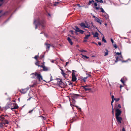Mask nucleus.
Wrapping results in <instances>:
<instances>
[{
    "label": "nucleus",
    "instance_id": "36",
    "mask_svg": "<svg viewBox=\"0 0 131 131\" xmlns=\"http://www.w3.org/2000/svg\"><path fill=\"white\" fill-rule=\"evenodd\" d=\"M128 60H130V59H128L127 60H125H125H122V62L123 63L125 62H127L128 61Z\"/></svg>",
    "mask_w": 131,
    "mask_h": 131
},
{
    "label": "nucleus",
    "instance_id": "64",
    "mask_svg": "<svg viewBox=\"0 0 131 131\" xmlns=\"http://www.w3.org/2000/svg\"><path fill=\"white\" fill-rule=\"evenodd\" d=\"M54 61L53 60H52L51 61V62L52 63H53Z\"/></svg>",
    "mask_w": 131,
    "mask_h": 131
},
{
    "label": "nucleus",
    "instance_id": "26",
    "mask_svg": "<svg viewBox=\"0 0 131 131\" xmlns=\"http://www.w3.org/2000/svg\"><path fill=\"white\" fill-rule=\"evenodd\" d=\"M99 9H100L101 10V12H102L103 13H106L105 12V11L104 10V9L102 8V7H100V8Z\"/></svg>",
    "mask_w": 131,
    "mask_h": 131
},
{
    "label": "nucleus",
    "instance_id": "14",
    "mask_svg": "<svg viewBox=\"0 0 131 131\" xmlns=\"http://www.w3.org/2000/svg\"><path fill=\"white\" fill-rule=\"evenodd\" d=\"M12 105V103H7L6 106V109H8V108H10Z\"/></svg>",
    "mask_w": 131,
    "mask_h": 131
},
{
    "label": "nucleus",
    "instance_id": "22",
    "mask_svg": "<svg viewBox=\"0 0 131 131\" xmlns=\"http://www.w3.org/2000/svg\"><path fill=\"white\" fill-rule=\"evenodd\" d=\"M80 25L81 27H83L84 28L87 27L85 24L84 23H81L80 24Z\"/></svg>",
    "mask_w": 131,
    "mask_h": 131
},
{
    "label": "nucleus",
    "instance_id": "41",
    "mask_svg": "<svg viewBox=\"0 0 131 131\" xmlns=\"http://www.w3.org/2000/svg\"><path fill=\"white\" fill-rule=\"evenodd\" d=\"M86 26L87 27H85V28H88L89 29H90V26L87 24V26Z\"/></svg>",
    "mask_w": 131,
    "mask_h": 131
},
{
    "label": "nucleus",
    "instance_id": "16",
    "mask_svg": "<svg viewBox=\"0 0 131 131\" xmlns=\"http://www.w3.org/2000/svg\"><path fill=\"white\" fill-rule=\"evenodd\" d=\"M95 20L96 21L97 23H100L101 24L102 22V20L99 19V18L97 17L96 18V19H95Z\"/></svg>",
    "mask_w": 131,
    "mask_h": 131
},
{
    "label": "nucleus",
    "instance_id": "9",
    "mask_svg": "<svg viewBox=\"0 0 131 131\" xmlns=\"http://www.w3.org/2000/svg\"><path fill=\"white\" fill-rule=\"evenodd\" d=\"M115 57L116 59V60H115V62H117L118 61L121 60V59L123 58L121 54L119 56H116Z\"/></svg>",
    "mask_w": 131,
    "mask_h": 131
},
{
    "label": "nucleus",
    "instance_id": "48",
    "mask_svg": "<svg viewBox=\"0 0 131 131\" xmlns=\"http://www.w3.org/2000/svg\"><path fill=\"white\" fill-rule=\"evenodd\" d=\"M95 19H96V18H97V17H96L94 15H93L92 16Z\"/></svg>",
    "mask_w": 131,
    "mask_h": 131
},
{
    "label": "nucleus",
    "instance_id": "28",
    "mask_svg": "<svg viewBox=\"0 0 131 131\" xmlns=\"http://www.w3.org/2000/svg\"><path fill=\"white\" fill-rule=\"evenodd\" d=\"M105 50L106 51V52H105V55L104 56H107L108 54V50L107 49H106Z\"/></svg>",
    "mask_w": 131,
    "mask_h": 131
},
{
    "label": "nucleus",
    "instance_id": "25",
    "mask_svg": "<svg viewBox=\"0 0 131 131\" xmlns=\"http://www.w3.org/2000/svg\"><path fill=\"white\" fill-rule=\"evenodd\" d=\"M71 101H72V103L73 104V106H74V105L75 104V103L76 102V101H75V100H74V99H72V100H71Z\"/></svg>",
    "mask_w": 131,
    "mask_h": 131
},
{
    "label": "nucleus",
    "instance_id": "63",
    "mask_svg": "<svg viewBox=\"0 0 131 131\" xmlns=\"http://www.w3.org/2000/svg\"><path fill=\"white\" fill-rule=\"evenodd\" d=\"M77 5L78 6H79V7H81V6L80 5V4H77Z\"/></svg>",
    "mask_w": 131,
    "mask_h": 131
},
{
    "label": "nucleus",
    "instance_id": "59",
    "mask_svg": "<svg viewBox=\"0 0 131 131\" xmlns=\"http://www.w3.org/2000/svg\"><path fill=\"white\" fill-rule=\"evenodd\" d=\"M72 83L71 82H70L69 84V85H72Z\"/></svg>",
    "mask_w": 131,
    "mask_h": 131
},
{
    "label": "nucleus",
    "instance_id": "37",
    "mask_svg": "<svg viewBox=\"0 0 131 131\" xmlns=\"http://www.w3.org/2000/svg\"><path fill=\"white\" fill-rule=\"evenodd\" d=\"M86 74L88 75V76L86 77H87V78L89 77H91V76L90 74H88V73H86Z\"/></svg>",
    "mask_w": 131,
    "mask_h": 131
},
{
    "label": "nucleus",
    "instance_id": "32",
    "mask_svg": "<svg viewBox=\"0 0 131 131\" xmlns=\"http://www.w3.org/2000/svg\"><path fill=\"white\" fill-rule=\"evenodd\" d=\"M102 40L105 43L107 41L106 40L104 39V37H103L102 39Z\"/></svg>",
    "mask_w": 131,
    "mask_h": 131
},
{
    "label": "nucleus",
    "instance_id": "31",
    "mask_svg": "<svg viewBox=\"0 0 131 131\" xmlns=\"http://www.w3.org/2000/svg\"><path fill=\"white\" fill-rule=\"evenodd\" d=\"M119 100H120V99L119 98H115V99H114V100L116 102L118 101H119Z\"/></svg>",
    "mask_w": 131,
    "mask_h": 131
},
{
    "label": "nucleus",
    "instance_id": "15",
    "mask_svg": "<svg viewBox=\"0 0 131 131\" xmlns=\"http://www.w3.org/2000/svg\"><path fill=\"white\" fill-rule=\"evenodd\" d=\"M92 35H93V37H98L99 33L97 32H96L95 34L92 32Z\"/></svg>",
    "mask_w": 131,
    "mask_h": 131
},
{
    "label": "nucleus",
    "instance_id": "62",
    "mask_svg": "<svg viewBox=\"0 0 131 131\" xmlns=\"http://www.w3.org/2000/svg\"><path fill=\"white\" fill-rule=\"evenodd\" d=\"M123 87V86L122 85H121L120 86V88L121 89Z\"/></svg>",
    "mask_w": 131,
    "mask_h": 131
},
{
    "label": "nucleus",
    "instance_id": "4",
    "mask_svg": "<svg viewBox=\"0 0 131 131\" xmlns=\"http://www.w3.org/2000/svg\"><path fill=\"white\" fill-rule=\"evenodd\" d=\"M32 74H34L35 76H37V78L39 80V81H40L41 80H42L43 79L42 77L40 74L35 72V73H32Z\"/></svg>",
    "mask_w": 131,
    "mask_h": 131
},
{
    "label": "nucleus",
    "instance_id": "43",
    "mask_svg": "<svg viewBox=\"0 0 131 131\" xmlns=\"http://www.w3.org/2000/svg\"><path fill=\"white\" fill-rule=\"evenodd\" d=\"M70 32H71V34L73 35V31L72 30H70L69 31Z\"/></svg>",
    "mask_w": 131,
    "mask_h": 131
},
{
    "label": "nucleus",
    "instance_id": "33",
    "mask_svg": "<svg viewBox=\"0 0 131 131\" xmlns=\"http://www.w3.org/2000/svg\"><path fill=\"white\" fill-rule=\"evenodd\" d=\"M87 78V77H84L83 79V81L85 82V81H86V79Z\"/></svg>",
    "mask_w": 131,
    "mask_h": 131
},
{
    "label": "nucleus",
    "instance_id": "60",
    "mask_svg": "<svg viewBox=\"0 0 131 131\" xmlns=\"http://www.w3.org/2000/svg\"><path fill=\"white\" fill-rule=\"evenodd\" d=\"M34 84L32 85H31L30 86V87H32H32H34Z\"/></svg>",
    "mask_w": 131,
    "mask_h": 131
},
{
    "label": "nucleus",
    "instance_id": "52",
    "mask_svg": "<svg viewBox=\"0 0 131 131\" xmlns=\"http://www.w3.org/2000/svg\"><path fill=\"white\" fill-rule=\"evenodd\" d=\"M40 57H41V58H43L44 57V55H41L40 56Z\"/></svg>",
    "mask_w": 131,
    "mask_h": 131
},
{
    "label": "nucleus",
    "instance_id": "58",
    "mask_svg": "<svg viewBox=\"0 0 131 131\" xmlns=\"http://www.w3.org/2000/svg\"><path fill=\"white\" fill-rule=\"evenodd\" d=\"M69 63V62H66V66L68 64V63Z\"/></svg>",
    "mask_w": 131,
    "mask_h": 131
},
{
    "label": "nucleus",
    "instance_id": "53",
    "mask_svg": "<svg viewBox=\"0 0 131 131\" xmlns=\"http://www.w3.org/2000/svg\"><path fill=\"white\" fill-rule=\"evenodd\" d=\"M111 41L112 42V43L113 44L114 41L112 39V38H111Z\"/></svg>",
    "mask_w": 131,
    "mask_h": 131
},
{
    "label": "nucleus",
    "instance_id": "35",
    "mask_svg": "<svg viewBox=\"0 0 131 131\" xmlns=\"http://www.w3.org/2000/svg\"><path fill=\"white\" fill-rule=\"evenodd\" d=\"M114 100H112V101H111V105L112 106V108L113 107V102H114Z\"/></svg>",
    "mask_w": 131,
    "mask_h": 131
},
{
    "label": "nucleus",
    "instance_id": "1",
    "mask_svg": "<svg viewBox=\"0 0 131 131\" xmlns=\"http://www.w3.org/2000/svg\"><path fill=\"white\" fill-rule=\"evenodd\" d=\"M36 20L35 19H34V24L35 25V29L37 28V25L40 26L42 28H44L46 24V22L45 18L44 17H42L40 18H39L38 19L37 22V24H36Z\"/></svg>",
    "mask_w": 131,
    "mask_h": 131
},
{
    "label": "nucleus",
    "instance_id": "56",
    "mask_svg": "<svg viewBox=\"0 0 131 131\" xmlns=\"http://www.w3.org/2000/svg\"><path fill=\"white\" fill-rule=\"evenodd\" d=\"M33 110H33H31L29 111V113H31L32 112Z\"/></svg>",
    "mask_w": 131,
    "mask_h": 131
},
{
    "label": "nucleus",
    "instance_id": "18",
    "mask_svg": "<svg viewBox=\"0 0 131 131\" xmlns=\"http://www.w3.org/2000/svg\"><path fill=\"white\" fill-rule=\"evenodd\" d=\"M6 124L3 122H0V128H3Z\"/></svg>",
    "mask_w": 131,
    "mask_h": 131
},
{
    "label": "nucleus",
    "instance_id": "50",
    "mask_svg": "<svg viewBox=\"0 0 131 131\" xmlns=\"http://www.w3.org/2000/svg\"><path fill=\"white\" fill-rule=\"evenodd\" d=\"M92 3V2L91 1H89V5H90Z\"/></svg>",
    "mask_w": 131,
    "mask_h": 131
},
{
    "label": "nucleus",
    "instance_id": "42",
    "mask_svg": "<svg viewBox=\"0 0 131 131\" xmlns=\"http://www.w3.org/2000/svg\"><path fill=\"white\" fill-rule=\"evenodd\" d=\"M45 66L44 65H39L38 66V67H41L42 68H43V67Z\"/></svg>",
    "mask_w": 131,
    "mask_h": 131
},
{
    "label": "nucleus",
    "instance_id": "20",
    "mask_svg": "<svg viewBox=\"0 0 131 131\" xmlns=\"http://www.w3.org/2000/svg\"><path fill=\"white\" fill-rule=\"evenodd\" d=\"M45 45L46 46V49H49L50 47L51 46L50 45L46 43H45Z\"/></svg>",
    "mask_w": 131,
    "mask_h": 131
},
{
    "label": "nucleus",
    "instance_id": "21",
    "mask_svg": "<svg viewBox=\"0 0 131 131\" xmlns=\"http://www.w3.org/2000/svg\"><path fill=\"white\" fill-rule=\"evenodd\" d=\"M61 70V73L62 74V75L64 77H65V76L66 75V74L64 72L63 70L62 69H60Z\"/></svg>",
    "mask_w": 131,
    "mask_h": 131
},
{
    "label": "nucleus",
    "instance_id": "61",
    "mask_svg": "<svg viewBox=\"0 0 131 131\" xmlns=\"http://www.w3.org/2000/svg\"><path fill=\"white\" fill-rule=\"evenodd\" d=\"M31 98H32V97H29V98H28V99H27L28 100H30V99Z\"/></svg>",
    "mask_w": 131,
    "mask_h": 131
},
{
    "label": "nucleus",
    "instance_id": "19",
    "mask_svg": "<svg viewBox=\"0 0 131 131\" xmlns=\"http://www.w3.org/2000/svg\"><path fill=\"white\" fill-rule=\"evenodd\" d=\"M67 40L69 41V43L71 45H72L73 44V43L71 40V39L69 37H68L67 38Z\"/></svg>",
    "mask_w": 131,
    "mask_h": 131
},
{
    "label": "nucleus",
    "instance_id": "27",
    "mask_svg": "<svg viewBox=\"0 0 131 131\" xmlns=\"http://www.w3.org/2000/svg\"><path fill=\"white\" fill-rule=\"evenodd\" d=\"M90 36V34L86 35L84 37V39H87L88 38V37Z\"/></svg>",
    "mask_w": 131,
    "mask_h": 131
},
{
    "label": "nucleus",
    "instance_id": "46",
    "mask_svg": "<svg viewBox=\"0 0 131 131\" xmlns=\"http://www.w3.org/2000/svg\"><path fill=\"white\" fill-rule=\"evenodd\" d=\"M39 64V63L38 62H37L36 63H35V64L38 66L39 65L38 64Z\"/></svg>",
    "mask_w": 131,
    "mask_h": 131
},
{
    "label": "nucleus",
    "instance_id": "34",
    "mask_svg": "<svg viewBox=\"0 0 131 131\" xmlns=\"http://www.w3.org/2000/svg\"><path fill=\"white\" fill-rule=\"evenodd\" d=\"M59 3V2H55L54 4V6H56Z\"/></svg>",
    "mask_w": 131,
    "mask_h": 131
},
{
    "label": "nucleus",
    "instance_id": "47",
    "mask_svg": "<svg viewBox=\"0 0 131 131\" xmlns=\"http://www.w3.org/2000/svg\"><path fill=\"white\" fill-rule=\"evenodd\" d=\"M80 51L82 52H86V50H80Z\"/></svg>",
    "mask_w": 131,
    "mask_h": 131
},
{
    "label": "nucleus",
    "instance_id": "40",
    "mask_svg": "<svg viewBox=\"0 0 131 131\" xmlns=\"http://www.w3.org/2000/svg\"><path fill=\"white\" fill-rule=\"evenodd\" d=\"M120 81L122 82V83H123V84L124 83V81L123 80V79H121Z\"/></svg>",
    "mask_w": 131,
    "mask_h": 131
},
{
    "label": "nucleus",
    "instance_id": "7",
    "mask_svg": "<svg viewBox=\"0 0 131 131\" xmlns=\"http://www.w3.org/2000/svg\"><path fill=\"white\" fill-rule=\"evenodd\" d=\"M93 4L94 5V9L96 10H98L100 8V6L98 5L97 4V3L96 2L94 3Z\"/></svg>",
    "mask_w": 131,
    "mask_h": 131
},
{
    "label": "nucleus",
    "instance_id": "51",
    "mask_svg": "<svg viewBox=\"0 0 131 131\" xmlns=\"http://www.w3.org/2000/svg\"><path fill=\"white\" fill-rule=\"evenodd\" d=\"M112 100H114V99L115 98H114V96L113 95L112 96Z\"/></svg>",
    "mask_w": 131,
    "mask_h": 131
},
{
    "label": "nucleus",
    "instance_id": "57",
    "mask_svg": "<svg viewBox=\"0 0 131 131\" xmlns=\"http://www.w3.org/2000/svg\"><path fill=\"white\" fill-rule=\"evenodd\" d=\"M98 44H99V45L101 46V42H98Z\"/></svg>",
    "mask_w": 131,
    "mask_h": 131
},
{
    "label": "nucleus",
    "instance_id": "8",
    "mask_svg": "<svg viewBox=\"0 0 131 131\" xmlns=\"http://www.w3.org/2000/svg\"><path fill=\"white\" fill-rule=\"evenodd\" d=\"M28 89L29 88H28L24 89H22L20 90V92L24 94L26 92Z\"/></svg>",
    "mask_w": 131,
    "mask_h": 131
},
{
    "label": "nucleus",
    "instance_id": "5",
    "mask_svg": "<svg viewBox=\"0 0 131 131\" xmlns=\"http://www.w3.org/2000/svg\"><path fill=\"white\" fill-rule=\"evenodd\" d=\"M75 27V32H79L80 34H83L84 33V31L80 29L77 26H76Z\"/></svg>",
    "mask_w": 131,
    "mask_h": 131
},
{
    "label": "nucleus",
    "instance_id": "44",
    "mask_svg": "<svg viewBox=\"0 0 131 131\" xmlns=\"http://www.w3.org/2000/svg\"><path fill=\"white\" fill-rule=\"evenodd\" d=\"M116 54H117L118 55H121V52H117V53H116Z\"/></svg>",
    "mask_w": 131,
    "mask_h": 131
},
{
    "label": "nucleus",
    "instance_id": "30",
    "mask_svg": "<svg viewBox=\"0 0 131 131\" xmlns=\"http://www.w3.org/2000/svg\"><path fill=\"white\" fill-rule=\"evenodd\" d=\"M95 1L99 2H100L101 3H103V2L102 0H95Z\"/></svg>",
    "mask_w": 131,
    "mask_h": 131
},
{
    "label": "nucleus",
    "instance_id": "10",
    "mask_svg": "<svg viewBox=\"0 0 131 131\" xmlns=\"http://www.w3.org/2000/svg\"><path fill=\"white\" fill-rule=\"evenodd\" d=\"M116 120L117 121L118 123V124H121L122 123L121 121L122 119V118L121 117H119V116H116Z\"/></svg>",
    "mask_w": 131,
    "mask_h": 131
},
{
    "label": "nucleus",
    "instance_id": "24",
    "mask_svg": "<svg viewBox=\"0 0 131 131\" xmlns=\"http://www.w3.org/2000/svg\"><path fill=\"white\" fill-rule=\"evenodd\" d=\"M104 15V16L106 19H108L109 16L106 13Z\"/></svg>",
    "mask_w": 131,
    "mask_h": 131
},
{
    "label": "nucleus",
    "instance_id": "13",
    "mask_svg": "<svg viewBox=\"0 0 131 131\" xmlns=\"http://www.w3.org/2000/svg\"><path fill=\"white\" fill-rule=\"evenodd\" d=\"M58 81L57 83L59 85H61L63 83L62 82V80L61 79L59 78H58L57 79Z\"/></svg>",
    "mask_w": 131,
    "mask_h": 131
},
{
    "label": "nucleus",
    "instance_id": "45",
    "mask_svg": "<svg viewBox=\"0 0 131 131\" xmlns=\"http://www.w3.org/2000/svg\"><path fill=\"white\" fill-rule=\"evenodd\" d=\"M40 117L42 118V120H44L45 119V117L43 116H41Z\"/></svg>",
    "mask_w": 131,
    "mask_h": 131
},
{
    "label": "nucleus",
    "instance_id": "17",
    "mask_svg": "<svg viewBox=\"0 0 131 131\" xmlns=\"http://www.w3.org/2000/svg\"><path fill=\"white\" fill-rule=\"evenodd\" d=\"M14 107H11V109L12 110H13V109H17L18 107V106L17 105V104H14Z\"/></svg>",
    "mask_w": 131,
    "mask_h": 131
},
{
    "label": "nucleus",
    "instance_id": "38",
    "mask_svg": "<svg viewBox=\"0 0 131 131\" xmlns=\"http://www.w3.org/2000/svg\"><path fill=\"white\" fill-rule=\"evenodd\" d=\"M38 57V55H36L34 57V58L36 60H37V58Z\"/></svg>",
    "mask_w": 131,
    "mask_h": 131
},
{
    "label": "nucleus",
    "instance_id": "2",
    "mask_svg": "<svg viewBox=\"0 0 131 131\" xmlns=\"http://www.w3.org/2000/svg\"><path fill=\"white\" fill-rule=\"evenodd\" d=\"M0 121L7 124H8L9 122L8 120L9 119V117L7 115L2 114L0 116Z\"/></svg>",
    "mask_w": 131,
    "mask_h": 131
},
{
    "label": "nucleus",
    "instance_id": "3",
    "mask_svg": "<svg viewBox=\"0 0 131 131\" xmlns=\"http://www.w3.org/2000/svg\"><path fill=\"white\" fill-rule=\"evenodd\" d=\"M76 72V71H75L74 70H72V81L73 82H74L75 81L77 80L76 77L75 75V72Z\"/></svg>",
    "mask_w": 131,
    "mask_h": 131
},
{
    "label": "nucleus",
    "instance_id": "39",
    "mask_svg": "<svg viewBox=\"0 0 131 131\" xmlns=\"http://www.w3.org/2000/svg\"><path fill=\"white\" fill-rule=\"evenodd\" d=\"M113 46L115 48H116L117 47V46L116 44L115 43H114V44L113 43Z\"/></svg>",
    "mask_w": 131,
    "mask_h": 131
},
{
    "label": "nucleus",
    "instance_id": "12",
    "mask_svg": "<svg viewBox=\"0 0 131 131\" xmlns=\"http://www.w3.org/2000/svg\"><path fill=\"white\" fill-rule=\"evenodd\" d=\"M82 87L84 89L85 91H89L91 90V89L89 88L88 86H82Z\"/></svg>",
    "mask_w": 131,
    "mask_h": 131
},
{
    "label": "nucleus",
    "instance_id": "54",
    "mask_svg": "<svg viewBox=\"0 0 131 131\" xmlns=\"http://www.w3.org/2000/svg\"><path fill=\"white\" fill-rule=\"evenodd\" d=\"M122 131H125V128L124 127H123L122 129Z\"/></svg>",
    "mask_w": 131,
    "mask_h": 131
},
{
    "label": "nucleus",
    "instance_id": "55",
    "mask_svg": "<svg viewBox=\"0 0 131 131\" xmlns=\"http://www.w3.org/2000/svg\"><path fill=\"white\" fill-rule=\"evenodd\" d=\"M118 106L119 108H120L121 107V105L120 104H118Z\"/></svg>",
    "mask_w": 131,
    "mask_h": 131
},
{
    "label": "nucleus",
    "instance_id": "23",
    "mask_svg": "<svg viewBox=\"0 0 131 131\" xmlns=\"http://www.w3.org/2000/svg\"><path fill=\"white\" fill-rule=\"evenodd\" d=\"M49 70L48 69V68L45 66L43 67V71H47Z\"/></svg>",
    "mask_w": 131,
    "mask_h": 131
},
{
    "label": "nucleus",
    "instance_id": "29",
    "mask_svg": "<svg viewBox=\"0 0 131 131\" xmlns=\"http://www.w3.org/2000/svg\"><path fill=\"white\" fill-rule=\"evenodd\" d=\"M81 55L82 56V58H83V57H84V58H83L84 59H85V58H86V59H88L89 58V57H87L86 56L84 55H83L81 54Z\"/></svg>",
    "mask_w": 131,
    "mask_h": 131
},
{
    "label": "nucleus",
    "instance_id": "6",
    "mask_svg": "<svg viewBox=\"0 0 131 131\" xmlns=\"http://www.w3.org/2000/svg\"><path fill=\"white\" fill-rule=\"evenodd\" d=\"M116 112L115 114L116 117L119 116L122 113L121 111L118 109H116Z\"/></svg>",
    "mask_w": 131,
    "mask_h": 131
},
{
    "label": "nucleus",
    "instance_id": "49",
    "mask_svg": "<svg viewBox=\"0 0 131 131\" xmlns=\"http://www.w3.org/2000/svg\"><path fill=\"white\" fill-rule=\"evenodd\" d=\"M112 113L113 115H114V109L113 108H112Z\"/></svg>",
    "mask_w": 131,
    "mask_h": 131
},
{
    "label": "nucleus",
    "instance_id": "11",
    "mask_svg": "<svg viewBox=\"0 0 131 131\" xmlns=\"http://www.w3.org/2000/svg\"><path fill=\"white\" fill-rule=\"evenodd\" d=\"M79 96H80L78 94H73L71 95L72 99H77L78 97Z\"/></svg>",
    "mask_w": 131,
    "mask_h": 131
}]
</instances>
